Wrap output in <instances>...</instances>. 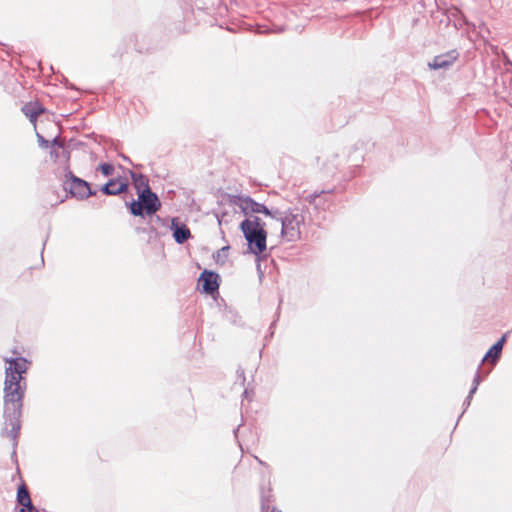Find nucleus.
Listing matches in <instances>:
<instances>
[{"label": "nucleus", "mask_w": 512, "mask_h": 512, "mask_svg": "<svg viewBox=\"0 0 512 512\" xmlns=\"http://www.w3.org/2000/svg\"><path fill=\"white\" fill-rule=\"evenodd\" d=\"M8 366L5 369L4 382V415L7 435L15 440L20 430V415L25 386L21 385L22 375L28 369V361L24 358H5Z\"/></svg>", "instance_id": "f257e3e1"}, {"label": "nucleus", "mask_w": 512, "mask_h": 512, "mask_svg": "<svg viewBox=\"0 0 512 512\" xmlns=\"http://www.w3.org/2000/svg\"><path fill=\"white\" fill-rule=\"evenodd\" d=\"M274 213L273 224L278 229L280 224V236L288 242L297 241L301 236V227L304 224V215L297 209H292L280 214Z\"/></svg>", "instance_id": "f03ea898"}, {"label": "nucleus", "mask_w": 512, "mask_h": 512, "mask_svg": "<svg viewBox=\"0 0 512 512\" xmlns=\"http://www.w3.org/2000/svg\"><path fill=\"white\" fill-rule=\"evenodd\" d=\"M240 228L248 243V248L251 253L259 256L266 250V231L263 224L258 217H250L245 219Z\"/></svg>", "instance_id": "7ed1b4c3"}, {"label": "nucleus", "mask_w": 512, "mask_h": 512, "mask_svg": "<svg viewBox=\"0 0 512 512\" xmlns=\"http://www.w3.org/2000/svg\"><path fill=\"white\" fill-rule=\"evenodd\" d=\"M65 188L68 189L73 196L79 199H84L94 195V192L91 191L90 186L86 181L72 175L71 173L67 175Z\"/></svg>", "instance_id": "20e7f679"}, {"label": "nucleus", "mask_w": 512, "mask_h": 512, "mask_svg": "<svg viewBox=\"0 0 512 512\" xmlns=\"http://www.w3.org/2000/svg\"><path fill=\"white\" fill-rule=\"evenodd\" d=\"M139 200L142 202L146 214H154L160 208V201L155 193L150 189L142 190L138 195Z\"/></svg>", "instance_id": "39448f33"}, {"label": "nucleus", "mask_w": 512, "mask_h": 512, "mask_svg": "<svg viewBox=\"0 0 512 512\" xmlns=\"http://www.w3.org/2000/svg\"><path fill=\"white\" fill-rule=\"evenodd\" d=\"M239 206L245 214L250 212L262 213L270 216L271 218L274 217V212H271L265 205L257 203L249 197L240 198Z\"/></svg>", "instance_id": "423d86ee"}, {"label": "nucleus", "mask_w": 512, "mask_h": 512, "mask_svg": "<svg viewBox=\"0 0 512 512\" xmlns=\"http://www.w3.org/2000/svg\"><path fill=\"white\" fill-rule=\"evenodd\" d=\"M218 274L211 271H203L199 277V284L202 290L207 294H212L219 288Z\"/></svg>", "instance_id": "0eeeda50"}, {"label": "nucleus", "mask_w": 512, "mask_h": 512, "mask_svg": "<svg viewBox=\"0 0 512 512\" xmlns=\"http://www.w3.org/2000/svg\"><path fill=\"white\" fill-rule=\"evenodd\" d=\"M171 230L173 231V237L175 241L179 244L184 243L191 236L190 230L186 227V225H179L177 219H172Z\"/></svg>", "instance_id": "6e6552de"}, {"label": "nucleus", "mask_w": 512, "mask_h": 512, "mask_svg": "<svg viewBox=\"0 0 512 512\" xmlns=\"http://www.w3.org/2000/svg\"><path fill=\"white\" fill-rule=\"evenodd\" d=\"M457 58V55L454 52L447 53L444 55L436 56L432 62L429 63V67L431 69L437 70L441 68H446L450 66Z\"/></svg>", "instance_id": "1a4fd4ad"}, {"label": "nucleus", "mask_w": 512, "mask_h": 512, "mask_svg": "<svg viewBox=\"0 0 512 512\" xmlns=\"http://www.w3.org/2000/svg\"><path fill=\"white\" fill-rule=\"evenodd\" d=\"M506 340V335H503L485 354L483 361H490L492 364H495L502 352L503 345Z\"/></svg>", "instance_id": "9d476101"}, {"label": "nucleus", "mask_w": 512, "mask_h": 512, "mask_svg": "<svg viewBox=\"0 0 512 512\" xmlns=\"http://www.w3.org/2000/svg\"><path fill=\"white\" fill-rule=\"evenodd\" d=\"M22 111L29 118V120L35 124L36 118L40 113H42L43 108L39 103L34 102L24 105Z\"/></svg>", "instance_id": "9b49d317"}, {"label": "nucleus", "mask_w": 512, "mask_h": 512, "mask_svg": "<svg viewBox=\"0 0 512 512\" xmlns=\"http://www.w3.org/2000/svg\"><path fill=\"white\" fill-rule=\"evenodd\" d=\"M17 500L23 507H27L29 512H34L35 508L32 506L29 493L24 486L18 489Z\"/></svg>", "instance_id": "f8f14e48"}, {"label": "nucleus", "mask_w": 512, "mask_h": 512, "mask_svg": "<svg viewBox=\"0 0 512 512\" xmlns=\"http://www.w3.org/2000/svg\"><path fill=\"white\" fill-rule=\"evenodd\" d=\"M109 184L113 185L110 188L111 195H118L127 189V183L120 179H112Z\"/></svg>", "instance_id": "ddd939ff"}, {"label": "nucleus", "mask_w": 512, "mask_h": 512, "mask_svg": "<svg viewBox=\"0 0 512 512\" xmlns=\"http://www.w3.org/2000/svg\"><path fill=\"white\" fill-rule=\"evenodd\" d=\"M134 185L138 191V194L145 189H150L146 178L143 175H133Z\"/></svg>", "instance_id": "4468645a"}, {"label": "nucleus", "mask_w": 512, "mask_h": 512, "mask_svg": "<svg viewBox=\"0 0 512 512\" xmlns=\"http://www.w3.org/2000/svg\"><path fill=\"white\" fill-rule=\"evenodd\" d=\"M130 209H131V213L135 216H141L143 214V210H145L142 202L139 199H138V201H134L131 204Z\"/></svg>", "instance_id": "2eb2a0df"}, {"label": "nucleus", "mask_w": 512, "mask_h": 512, "mask_svg": "<svg viewBox=\"0 0 512 512\" xmlns=\"http://www.w3.org/2000/svg\"><path fill=\"white\" fill-rule=\"evenodd\" d=\"M100 171L104 176H110L113 174L114 167L111 164L103 163L99 166Z\"/></svg>", "instance_id": "dca6fc26"}, {"label": "nucleus", "mask_w": 512, "mask_h": 512, "mask_svg": "<svg viewBox=\"0 0 512 512\" xmlns=\"http://www.w3.org/2000/svg\"><path fill=\"white\" fill-rule=\"evenodd\" d=\"M228 247H223L217 252V262H224L227 257Z\"/></svg>", "instance_id": "f3484780"}, {"label": "nucleus", "mask_w": 512, "mask_h": 512, "mask_svg": "<svg viewBox=\"0 0 512 512\" xmlns=\"http://www.w3.org/2000/svg\"><path fill=\"white\" fill-rule=\"evenodd\" d=\"M479 383H480V376H479V375H476V376H475V378H474V380H473V384H474V385H473V387H472V389L470 390L469 395H468V400H470V399H471V397H472V395L476 392V390H477V387H478Z\"/></svg>", "instance_id": "a211bd4d"}, {"label": "nucleus", "mask_w": 512, "mask_h": 512, "mask_svg": "<svg viewBox=\"0 0 512 512\" xmlns=\"http://www.w3.org/2000/svg\"><path fill=\"white\" fill-rule=\"evenodd\" d=\"M111 186H113L112 184H109V182L107 184H105L102 188H101V191L107 195H111V191H110V188Z\"/></svg>", "instance_id": "6ab92c4d"}, {"label": "nucleus", "mask_w": 512, "mask_h": 512, "mask_svg": "<svg viewBox=\"0 0 512 512\" xmlns=\"http://www.w3.org/2000/svg\"><path fill=\"white\" fill-rule=\"evenodd\" d=\"M37 136H38V138H39L40 142H44V140H43L42 136H40L39 134H38Z\"/></svg>", "instance_id": "aec40b11"}, {"label": "nucleus", "mask_w": 512, "mask_h": 512, "mask_svg": "<svg viewBox=\"0 0 512 512\" xmlns=\"http://www.w3.org/2000/svg\"><path fill=\"white\" fill-rule=\"evenodd\" d=\"M272 512H282V511L273 509Z\"/></svg>", "instance_id": "412c9836"}, {"label": "nucleus", "mask_w": 512, "mask_h": 512, "mask_svg": "<svg viewBox=\"0 0 512 512\" xmlns=\"http://www.w3.org/2000/svg\"><path fill=\"white\" fill-rule=\"evenodd\" d=\"M20 512H26V511H25V509H24V508H22V509L20 510Z\"/></svg>", "instance_id": "4be33fe9"}]
</instances>
